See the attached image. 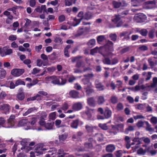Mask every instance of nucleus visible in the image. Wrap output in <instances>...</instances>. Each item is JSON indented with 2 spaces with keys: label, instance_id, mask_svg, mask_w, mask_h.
<instances>
[{
  "label": "nucleus",
  "instance_id": "nucleus-12",
  "mask_svg": "<svg viewBox=\"0 0 157 157\" xmlns=\"http://www.w3.org/2000/svg\"><path fill=\"white\" fill-rule=\"evenodd\" d=\"M78 17L79 18V19L75 18L74 19V23H76V24H73L74 26H77L81 20L84 19V15H83V12H79L78 14Z\"/></svg>",
  "mask_w": 157,
  "mask_h": 157
},
{
  "label": "nucleus",
  "instance_id": "nucleus-7",
  "mask_svg": "<svg viewBox=\"0 0 157 157\" xmlns=\"http://www.w3.org/2000/svg\"><path fill=\"white\" fill-rule=\"evenodd\" d=\"M24 72L23 69L15 68L12 69L11 72V74L14 77H19L22 75Z\"/></svg>",
  "mask_w": 157,
  "mask_h": 157
},
{
  "label": "nucleus",
  "instance_id": "nucleus-40",
  "mask_svg": "<svg viewBox=\"0 0 157 157\" xmlns=\"http://www.w3.org/2000/svg\"><path fill=\"white\" fill-rule=\"evenodd\" d=\"M56 113L53 112L49 114L48 118L49 120H54L56 118Z\"/></svg>",
  "mask_w": 157,
  "mask_h": 157
},
{
  "label": "nucleus",
  "instance_id": "nucleus-43",
  "mask_svg": "<svg viewBox=\"0 0 157 157\" xmlns=\"http://www.w3.org/2000/svg\"><path fill=\"white\" fill-rule=\"evenodd\" d=\"M150 147H148L146 148V151L147 152H148L151 154L152 155H154L156 154L157 151L154 149L152 150H150Z\"/></svg>",
  "mask_w": 157,
  "mask_h": 157
},
{
  "label": "nucleus",
  "instance_id": "nucleus-15",
  "mask_svg": "<svg viewBox=\"0 0 157 157\" xmlns=\"http://www.w3.org/2000/svg\"><path fill=\"white\" fill-rule=\"evenodd\" d=\"M96 111L94 109H90L88 107H86V110L85 114H86L89 118H90L92 116V114L94 113Z\"/></svg>",
  "mask_w": 157,
  "mask_h": 157
},
{
  "label": "nucleus",
  "instance_id": "nucleus-5",
  "mask_svg": "<svg viewBox=\"0 0 157 157\" xmlns=\"http://www.w3.org/2000/svg\"><path fill=\"white\" fill-rule=\"evenodd\" d=\"M128 13V12L127 11L126 12L122 13V14L119 15H115L112 17L111 20L113 22L117 24V27H120L122 25L123 22L121 20L119 16L123 14L126 15Z\"/></svg>",
  "mask_w": 157,
  "mask_h": 157
},
{
  "label": "nucleus",
  "instance_id": "nucleus-21",
  "mask_svg": "<svg viewBox=\"0 0 157 157\" xmlns=\"http://www.w3.org/2000/svg\"><path fill=\"white\" fill-rule=\"evenodd\" d=\"M58 85L63 86L65 85L67 82L66 78L63 76H59Z\"/></svg>",
  "mask_w": 157,
  "mask_h": 157
},
{
  "label": "nucleus",
  "instance_id": "nucleus-33",
  "mask_svg": "<svg viewBox=\"0 0 157 157\" xmlns=\"http://www.w3.org/2000/svg\"><path fill=\"white\" fill-rule=\"evenodd\" d=\"M105 101L104 97L102 96H100L98 97L97 103L99 105L103 104Z\"/></svg>",
  "mask_w": 157,
  "mask_h": 157
},
{
  "label": "nucleus",
  "instance_id": "nucleus-32",
  "mask_svg": "<svg viewBox=\"0 0 157 157\" xmlns=\"http://www.w3.org/2000/svg\"><path fill=\"white\" fill-rule=\"evenodd\" d=\"M111 113L112 112L110 110L108 109H105L104 113V115L105 117L106 118H109L111 116Z\"/></svg>",
  "mask_w": 157,
  "mask_h": 157
},
{
  "label": "nucleus",
  "instance_id": "nucleus-17",
  "mask_svg": "<svg viewBox=\"0 0 157 157\" xmlns=\"http://www.w3.org/2000/svg\"><path fill=\"white\" fill-rule=\"evenodd\" d=\"M82 105L79 102L75 103L73 105L72 109L75 111H78L82 109Z\"/></svg>",
  "mask_w": 157,
  "mask_h": 157
},
{
  "label": "nucleus",
  "instance_id": "nucleus-30",
  "mask_svg": "<svg viewBox=\"0 0 157 157\" xmlns=\"http://www.w3.org/2000/svg\"><path fill=\"white\" fill-rule=\"evenodd\" d=\"M78 120H76L73 121L71 123V127L73 128H78Z\"/></svg>",
  "mask_w": 157,
  "mask_h": 157
},
{
  "label": "nucleus",
  "instance_id": "nucleus-64",
  "mask_svg": "<svg viewBox=\"0 0 157 157\" xmlns=\"http://www.w3.org/2000/svg\"><path fill=\"white\" fill-rule=\"evenodd\" d=\"M151 122L153 124L157 123V118L156 117H152L151 119Z\"/></svg>",
  "mask_w": 157,
  "mask_h": 157
},
{
  "label": "nucleus",
  "instance_id": "nucleus-20",
  "mask_svg": "<svg viewBox=\"0 0 157 157\" xmlns=\"http://www.w3.org/2000/svg\"><path fill=\"white\" fill-rule=\"evenodd\" d=\"M69 94L71 97L74 98H79V93L75 90L70 91L69 93Z\"/></svg>",
  "mask_w": 157,
  "mask_h": 157
},
{
  "label": "nucleus",
  "instance_id": "nucleus-16",
  "mask_svg": "<svg viewBox=\"0 0 157 157\" xmlns=\"http://www.w3.org/2000/svg\"><path fill=\"white\" fill-rule=\"evenodd\" d=\"M113 4L115 8H118L121 6L122 7L126 6L127 5V4L125 2L123 1L121 2L114 1Z\"/></svg>",
  "mask_w": 157,
  "mask_h": 157
},
{
  "label": "nucleus",
  "instance_id": "nucleus-56",
  "mask_svg": "<svg viewBox=\"0 0 157 157\" xmlns=\"http://www.w3.org/2000/svg\"><path fill=\"white\" fill-rule=\"evenodd\" d=\"M52 76H47L45 78V81L47 83H52Z\"/></svg>",
  "mask_w": 157,
  "mask_h": 157
},
{
  "label": "nucleus",
  "instance_id": "nucleus-44",
  "mask_svg": "<svg viewBox=\"0 0 157 157\" xmlns=\"http://www.w3.org/2000/svg\"><path fill=\"white\" fill-rule=\"evenodd\" d=\"M76 66L77 67H82L83 69V71H86L90 70V68H89L85 69L84 68L83 64V63H82L81 62H77V64H76Z\"/></svg>",
  "mask_w": 157,
  "mask_h": 157
},
{
  "label": "nucleus",
  "instance_id": "nucleus-52",
  "mask_svg": "<svg viewBox=\"0 0 157 157\" xmlns=\"http://www.w3.org/2000/svg\"><path fill=\"white\" fill-rule=\"evenodd\" d=\"M134 92H136L139 90H140V86L139 85H136L135 87H132L131 88H128Z\"/></svg>",
  "mask_w": 157,
  "mask_h": 157
},
{
  "label": "nucleus",
  "instance_id": "nucleus-31",
  "mask_svg": "<svg viewBox=\"0 0 157 157\" xmlns=\"http://www.w3.org/2000/svg\"><path fill=\"white\" fill-rule=\"evenodd\" d=\"M90 29L86 27L84 28H80L79 30V35H81L83 33L87 32Z\"/></svg>",
  "mask_w": 157,
  "mask_h": 157
},
{
  "label": "nucleus",
  "instance_id": "nucleus-28",
  "mask_svg": "<svg viewBox=\"0 0 157 157\" xmlns=\"http://www.w3.org/2000/svg\"><path fill=\"white\" fill-rule=\"evenodd\" d=\"M95 85L96 87L99 90H101L104 89L103 86L101 85V83L99 82L98 80H96L95 81Z\"/></svg>",
  "mask_w": 157,
  "mask_h": 157
},
{
  "label": "nucleus",
  "instance_id": "nucleus-27",
  "mask_svg": "<svg viewBox=\"0 0 157 157\" xmlns=\"http://www.w3.org/2000/svg\"><path fill=\"white\" fill-rule=\"evenodd\" d=\"M37 109L35 107L30 108L23 114V115L24 116H26L30 113L36 111Z\"/></svg>",
  "mask_w": 157,
  "mask_h": 157
},
{
  "label": "nucleus",
  "instance_id": "nucleus-19",
  "mask_svg": "<svg viewBox=\"0 0 157 157\" xmlns=\"http://www.w3.org/2000/svg\"><path fill=\"white\" fill-rule=\"evenodd\" d=\"M48 65V62L44 61L41 59H37L36 60V65L37 66L40 67L42 65L45 66Z\"/></svg>",
  "mask_w": 157,
  "mask_h": 157
},
{
  "label": "nucleus",
  "instance_id": "nucleus-58",
  "mask_svg": "<svg viewBox=\"0 0 157 157\" xmlns=\"http://www.w3.org/2000/svg\"><path fill=\"white\" fill-rule=\"evenodd\" d=\"M105 39V36H104L101 35L98 37L97 40L99 43L101 42Z\"/></svg>",
  "mask_w": 157,
  "mask_h": 157
},
{
  "label": "nucleus",
  "instance_id": "nucleus-1",
  "mask_svg": "<svg viewBox=\"0 0 157 157\" xmlns=\"http://www.w3.org/2000/svg\"><path fill=\"white\" fill-rule=\"evenodd\" d=\"M37 119L36 117H32L30 121L28 119H24L19 121L18 124V127H23L24 129L36 130L37 131L43 130L40 127H38L36 126Z\"/></svg>",
  "mask_w": 157,
  "mask_h": 157
},
{
  "label": "nucleus",
  "instance_id": "nucleus-50",
  "mask_svg": "<svg viewBox=\"0 0 157 157\" xmlns=\"http://www.w3.org/2000/svg\"><path fill=\"white\" fill-rule=\"evenodd\" d=\"M67 136L66 134H62L59 136V140L61 142H62L65 140L67 138Z\"/></svg>",
  "mask_w": 157,
  "mask_h": 157
},
{
  "label": "nucleus",
  "instance_id": "nucleus-6",
  "mask_svg": "<svg viewBox=\"0 0 157 157\" xmlns=\"http://www.w3.org/2000/svg\"><path fill=\"white\" fill-rule=\"evenodd\" d=\"M13 53V50L11 49H8L7 47L0 48V54L2 56L10 55Z\"/></svg>",
  "mask_w": 157,
  "mask_h": 157
},
{
  "label": "nucleus",
  "instance_id": "nucleus-13",
  "mask_svg": "<svg viewBox=\"0 0 157 157\" xmlns=\"http://www.w3.org/2000/svg\"><path fill=\"white\" fill-rule=\"evenodd\" d=\"M124 125L123 124H120L117 125V126H113L112 130L114 131H111L110 133L111 134L115 135L119 130V129H122L123 128Z\"/></svg>",
  "mask_w": 157,
  "mask_h": 157
},
{
  "label": "nucleus",
  "instance_id": "nucleus-9",
  "mask_svg": "<svg viewBox=\"0 0 157 157\" xmlns=\"http://www.w3.org/2000/svg\"><path fill=\"white\" fill-rule=\"evenodd\" d=\"M10 109V106L8 104H4L0 105V109L3 113L6 114L9 113Z\"/></svg>",
  "mask_w": 157,
  "mask_h": 157
},
{
  "label": "nucleus",
  "instance_id": "nucleus-48",
  "mask_svg": "<svg viewBox=\"0 0 157 157\" xmlns=\"http://www.w3.org/2000/svg\"><path fill=\"white\" fill-rule=\"evenodd\" d=\"M15 86H16L19 85H25V83L24 82L22 81L21 79H18L16 80L15 82Z\"/></svg>",
  "mask_w": 157,
  "mask_h": 157
},
{
  "label": "nucleus",
  "instance_id": "nucleus-2",
  "mask_svg": "<svg viewBox=\"0 0 157 157\" xmlns=\"http://www.w3.org/2000/svg\"><path fill=\"white\" fill-rule=\"evenodd\" d=\"M15 116L13 115H11L8 120V123L7 124H5L6 120L5 119L2 117H0V128L2 127L5 128H15L14 126L15 122L14 119Z\"/></svg>",
  "mask_w": 157,
  "mask_h": 157
},
{
  "label": "nucleus",
  "instance_id": "nucleus-62",
  "mask_svg": "<svg viewBox=\"0 0 157 157\" xmlns=\"http://www.w3.org/2000/svg\"><path fill=\"white\" fill-rule=\"evenodd\" d=\"M99 126L103 130H106L108 129V127L105 124H99Z\"/></svg>",
  "mask_w": 157,
  "mask_h": 157
},
{
  "label": "nucleus",
  "instance_id": "nucleus-29",
  "mask_svg": "<svg viewBox=\"0 0 157 157\" xmlns=\"http://www.w3.org/2000/svg\"><path fill=\"white\" fill-rule=\"evenodd\" d=\"M59 76H52V83L55 85H58Z\"/></svg>",
  "mask_w": 157,
  "mask_h": 157
},
{
  "label": "nucleus",
  "instance_id": "nucleus-49",
  "mask_svg": "<svg viewBox=\"0 0 157 157\" xmlns=\"http://www.w3.org/2000/svg\"><path fill=\"white\" fill-rule=\"evenodd\" d=\"M32 147L29 146H25L24 147L21 148V150H23L24 151L26 152H28L29 151L32 150Z\"/></svg>",
  "mask_w": 157,
  "mask_h": 157
},
{
  "label": "nucleus",
  "instance_id": "nucleus-45",
  "mask_svg": "<svg viewBox=\"0 0 157 157\" xmlns=\"http://www.w3.org/2000/svg\"><path fill=\"white\" fill-rule=\"evenodd\" d=\"M83 135V133L81 132H78V133L75 134L73 136L72 138L74 140L75 139H79L80 137Z\"/></svg>",
  "mask_w": 157,
  "mask_h": 157
},
{
  "label": "nucleus",
  "instance_id": "nucleus-39",
  "mask_svg": "<svg viewBox=\"0 0 157 157\" xmlns=\"http://www.w3.org/2000/svg\"><path fill=\"white\" fill-rule=\"evenodd\" d=\"M71 47V45H68L64 48V55L66 57H69V56L68 51Z\"/></svg>",
  "mask_w": 157,
  "mask_h": 157
},
{
  "label": "nucleus",
  "instance_id": "nucleus-59",
  "mask_svg": "<svg viewBox=\"0 0 157 157\" xmlns=\"http://www.w3.org/2000/svg\"><path fill=\"white\" fill-rule=\"evenodd\" d=\"M67 77L68 78V82H73L76 79V78L73 75H67Z\"/></svg>",
  "mask_w": 157,
  "mask_h": 157
},
{
  "label": "nucleus",
  "instance_id": "nucleus-11",
  "mask_svg": "<svg viewBox=\"0 0 157 157\" xmlns=\"http://www.w3.org/2000/svg\"><path fill=\"white\" fill-rule=\"evenodd\" d=\"M141 140V138H139L138 137H135L133 140L132 141L136 143H137L135 146H132V148L134 151H135L139 147V145L141 144V142L140 140Z\"/></svg>",
  "mask_w": 157,
  "mask_h": 157
},
{
  "label": "nucleus",
  "instance_id": "nucleus-46",
  "mask_svg": "<svg viewBox=\"0 0 157 157\" xmlns=\"http://www.w3.org/2000/svg\"><path fill=\"white\" fill-rule=\"evenodd\" d=\"M95 44V40L94 39L90 40L88 42L87 44L90 47H93Z\"/></svg>",
  "mask_w": 157,
  "mask_h": 157
},
{
  "label": "nucleus",
  "instance_id": "nucleus-22",
  "mask_svg": "<svg viewBox=\"0 0 157 157\" xmlns=\"http://www.w3.org/2000/svg\"><path fill=\"white\" fill-rule=\"evenodd\" d=\"M144 122L146 125V130L149 131L151 134L152 133L154 132V129L151 127V125L147 121H145Z\"/></svg>",
  "mask_w": 157,
  "mask_h": 157
},
{
  "label": "nucleus",
  "instance_id": "nucleus-14",
  "mask_svg": "<svg viewBox=\"0 0 157 157\" xmlns=\"http://www.w3.org/2000/svg\"><path fill=\"white\" fill-rule=\"evenodd\" d=\"M146 16L143 13H140L134 17L135 19L137 20V21H143L146 19Z\"/></svg>",
  "mask_w": 157,
  "mask_h": 157
},
{
  "label": "nucleus",
  "instance_id": "nucleus-53",
  "mask_svg": "<svg viewBox=\"0 0 157 157\" xmlns=\"http://www.w3.org/2000/svg\"><path fill=\"white\" fill-rule=\"evenodd\" d=\"M86 128L89 132H91L93 131V127L91 125H87L86 126Z\"/></svg>",
  "mask_w": 157,
  "mask_h": 157
},
{
  "label": "nucleus",
  "instance_id": "nucleus-60",
  "mask_svg": "<svg viewBox=\"0 0 157 157\" xmlns=\"http://www.w3.org/2000/svg\"><path fill=\"white\" fill-rule=\"evenodd\" d=\"M148 61L151 67H153L155 66L156 64H155V63L152 61V59L151 58H150L148 59Z\"/></svg>",
  "mask_w": 157,
  "mask_h": 157
},
{
  "label": "nucleus",
  "instance_id": "nucleus-8",
  "mask_svg": "<svg viewBox=\"0 0 157 157\" xmlns=\"http://www.w3.org/2000/svg\"><path fill=\"white\" fill-rule=\"evenodd\" d=\"M45 152L48 153L45 155L46 157H56V150L55 148H51L48 146V150L46 151Z\"/></svg>",
  "mask_w": 157,
  "mask_h": 157
},
{
  "label": "nucleus",
  "instance_id": "nucleus-26",
  "mask_svg": "<svg viewBox=\"0 0 157 157\" xmlns=\"http://www.w3.org/2000/svg\"><path fill=\"white\" fill-rule=\"evenodd\" d=\"M54 125V122H53L46 123L44 127L47 130H50L53 129Z\"/></svg>",
  "mask_w": 157,
  "mask_h": 157
},
{
  "label": "nucleus",
  "instance_id": "nucleus-23",
  "mask_svg": "<svg viewBox=\"0 0 157 157\" xmlns=\"http://www.w3.org/2000/svg\"><path fill=\"white\" fill-rule=\"evenodd\" d=\"M110 54V52H109L106 54L104 55V57H105V59L103 60V62L104 63L107 64H111V61L109 59L107 58H106V57L107 56H109Z\"/></svg>",
  "mask_w": 157,
  "mask_h": 157
},
{
  "label": "nucleus",
  "instance_id": "nucleus-24",
  "mask_svg": "<svg viewBox=\"0 0 157 157\" xmlns=\"http://www.w3.org/2000/svg\"><path fill=\"white\" fill-rule=\"evenodd\" d=\"M115 146L112 144H110L106 146V150L108 152H112L115 149Z\"/></svg>",
  "mask_w": 157,
  "mask_h": 157
},
{
  "label": "nucleus",
  "instance_id": "nucleus-42",
  "mask_svg": "<svg viewBox=\"0 0 157 157\" xmlns=\"http://www.w3.org/2000/svg\"><path fill=\"white\" fill-rule=\"evenodd\" d=\"M135 127V126H129L126 129L125 132L126 133L128 134V131H132L134 130Z\"/></svg>",
  "mask_w": 157,
  "mask_h": 157
},
{
  "label": "nucleus",
  "instance_id": "nucleus-55",
  "mask_svg": "<svg viewBox=\"0 0 157 157\" xmlns=\"http://www.w3.org/2000/svg\"><path fill=\"white\" fill-rule=\"evenodd\" d=\"M7 94L4 91H2L0 93V99H4L7 96Z\"/></svg>",
  "mask_w": 157,
  "mask_h": 157
},
{
  "label": "nucleus",
  "instance_id": "nucleus-36",
  "mask_svg": "<svg viewBox=\"0 0 157 157\" xmlns=\"http://www.w3.org/2000/svg\"><path fill=\"white\" fill-rule=\"evenodd\" d=\"M88 104L90 106H94L95 104V101L93 98H90L87 100Z\"/></svg>",
  "mask_w": 157,
  "mask_h": 157
},
{
  "label": "nucleus",
  "instance_id": "nucleus-41",
  "mask_svg": "<svg viewBox=\"0 0 157 157\" xmlns=\"http://www.w3.org/2000/svg\"><path fill=\"white\" fill-rule=\"evenodd\" d=\"M146 148L145 149V150H144L142 148H140L137 151V153L138 154L140 155H144L145 153L147 152L146 151Z\"/></svg>",
  "mask_w": 157,
  "mask_h": 157
},
{
  "label": "nucleus",
  "instance_id": "nucleus-57",
  "mask_svg": "<svg viewBox=\"0 0 157 157\" xmlns=\"http://www.w3.org/2000/svg\"><path fill=\"white\" fill-rule=\"evenodd\" d=\"M45 119H43V118H40V121L39 122V123L40 126H43L44 127V125L46 123L45 121Z\"/></svg>",
  "mask_w": 157,
  "mask_h": 157
},
{
  "label": "nucleus",
  "instance_id": "nucleus-18",
  "mask_svg": "<svg viewBox=\"0 0 157 157\" xmlns=\"http://www.w3.org/2000/svg\"><path fill=\"white\" fill-rule=\"evenodd\" d=\"M84 146L85 148H81V147L79 148L78 147L77 149V151H82L84 150H86V148H91L92 147V144L91 143H86L84 144Z\"/></svg>",
  "mask_w": 157,
  "mask_h": 157
},
{
  "label": "nucleus",
  "instance_id": "nucleus-61",
  "mask_svg": "<svg viewBox=\"0 0 157 157\" xmlns=\"http://www.w3.org/2000/svg\"><path fill=\"white\" fill-rule=\"evenodd\" d=\"M73 0H65V5L67 6H69L71 5L72 4Z\"/></svg>",
  "mask_w": 157,
  "mask_h": 157
},
{
  "label": "nucleus",
  "instance_id": "nucleus-10",
  "mask_svg": "<svg viewBox=\"0 0 157 157\" xmlns=\"http://www.w3.org/2000/svg\"><path fill=\"white\" fill-rule=\"evenodd\" d=\"M155 5V1H149L144 3L143 5V7L146 9H151L154 7Z\"/></svg>",
  "mask_w": 157,
  "mask_h": 157
},
{
  "label": "nucleus",
  "instance_id": "nucleus-34",
  "mask_svg": "<svg viewBox=\"0 0 157 157\" xmlns=\"http://www.w3.org/2000/svg\"><path fill=\"white\" fill-rule=\"evenodd\" d=\"M58 157H63L66 154L64 152L63 149L60 148L58 151Z\"/></svg>",
  "mask_w": 157,
  "mask_h": 157
},
{
  "label": "nucleus",
  "instance_id": "nucleus-25",
  "mask_svg": "<svg viewBox=\"0 0 157 157\" xmlns=\"http://www.w3.org/2000/svg\"><path fill=\"white\" fill-rule=\"evenodd\" d=\"M113 46L112 42L109 40H108L105 47L106 48V50H108L112 51L113 50Z\"/></svg>",
  "mask_w": 157,
  "mask_h": 157
},
{
  "label": "nucleus",
  "instance_id": "nucleus-3",
  "mask_svg": "<svg viewBox=\"0 0 157 157\" xmlns=\"http://www.w3.org/2000/svg\"><path fill=\"white\" fill-rule=\"evenodd\" d=\"M48 150V146L42 144H39L35 147L34 152L36 156L41 155Z\"/></svg>",
  "mask_w": 157,
  "mask_h": 157
},
{
  "label": "nucleus",
  "instance_id": "nucleus-4",
  "mask_svg": "<svg viewBox=\"0 0 157 157\" xmlns=\"http://www.w3.org/2000/svg\"><path fill=\"white\" fill-rule=\"evenodd\" d=\"M83 82L84 84L85 85L84 88L86 90L87 94L89 95L92 93L94 91L92 89L93 86L89 80L87 78L84 79L83 80Z\"/></svg>",
  "mask_w": 157,
  "mask_h": 157
},
{
  "label": "nucleus",
  "instance_id": "nucleus-47",
  "mask_svg": "<svg viewBox=\"0 0 157 157\" xmlns=\"http://www.w3.org/2000/svg\"><path fill=\"white\" fill-rule=\"evenodd\" d=\"M17 97L18 100H22L25 98V95L23 93H20L17 94Z\"/></svg>",
  "mask_w": 157,
  "mask_h": 157
},
{
  "label": "nucleus",
  "instance_id": "nucleus-54",
  "mask_svg": "<svg viewBox=\"0 0 157 157\" xmlns=\"http://www.w3.org/2000/svg\"><path fill=\"white\" fill-rule=\"evenodd\" d=\"M61 120L59 119L56 120L55 121V125L58 128H60L62 126L61 125Z\"/></svg>",
  "mask_w": 157,
  "mask_h": 157
},
{
  "label": "nucleus",
  "instance_id": "nucleus-38",
  "mask_svg": "<svg viewBox=\"0 0 157 157\" xmlns=\"http://www.w3.org/2000/svg\"><path fill=\"white\" fill-rule=\"evenodd\" d=\"M6 71L3 69H2L0 71V78L3 79L5 77Z\"/></svg>",
  "mask_w": 157,
  "mask_h": 157
},
{
  "label": "nucleus",
  "instance_id": "nucleus-35",
  "mask_svg": "<svg viewBox=\"0 0 157 157\" xmlns=\"http://www.w3.org/2000/svg\"><path fill=\"white\" fill-rule=\"evenodd\" d=\"M93 17L92 13L90 12L86 13L84 15V19L89 20L90 19Z\"/></svg>",
  "mask_w": 157,
  "mask_h": 157
},
{
  "label": "nucleus",
  "instance_id": "nucleus-37",
  "mask_svg": "<svg viewBox=\"0 0 157 157\" xmlns=\"http://www.w3.org/2000/svg\"><path fill=\"white\" fill-rule=\"evenodd\" d=\"M94 138L99 141H101L103 140V135L101 133L96 134Z\"/></svg>",
  "mask_w": 157,
  "mask_h": 157
},
{
  "label": "nucleus",
  "instance_id": "nucleus-63",
  "mask_svg": "<svg viewBox=\"0 0 157 157\" xmlns=\"http://www.w3.org/2000/svg\"><path fill=\"white\" fill-rule=\"evenodd\" d=\"M157 84V78L154 77L153 78V83L151 85V87H154Z\"/></svg>",
  "mask_w": 157,
  "mask_h": 157
},
{
  "label": "nucleus",
  "instance_id": "nucleus-51",
  "mask_svg": "<svg viewBox=\"0 0 157 157\" xmlns=\"http://www.w3.org/2000/svg\"><path fill=\"white\" fill-rule=\"evenodd\" d=\"M24 20L26 21V23L24 25V27L26 29L30 25L31 22V21L27 18H25Z\"/></svg>",
  "mask_w": 157,
  "mask_h": 157
}]
</instances>
